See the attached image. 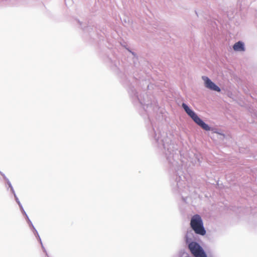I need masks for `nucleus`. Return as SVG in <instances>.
Listing matches in <instances>:
<instances>
[{
  "label": "nucleus",
  "mask_w": 257,
  "mask_h": 257,
  "mask_svg": "<svg viewBox=\"0 0 257 257\" xmlns=\"http://www.w3.org/2000/svg\"><path fill=\"white\" fill-rule=\"evenodd\" d=\"M10 191L14 195V196H15V194H16L13 187L10 189Z\"/></svg>",
  "instance_id": "4468645a"
},
{
  "label": "nucleus",
  "mask_w": 257,
  "mask_h": 257,
  "mask_svg": "<svg viewBox=\"0 0 257 257\" xmlns=\"http://www.w3.org/2000/svg\"><path fill=\"white\" fill-rule=\"evenodd\" d=\"M3 174H4V173H3L2 172H1V171H0V174H1L2 176V175H3Z\"/></svg>",
  "instance_id": "412c9836"
},
{
  "label": "nucleus",
  "mask_w": 257,
  "mask_h": 257,
  "mask_svg": "<svg viewBox=\"0 0 257 257\" xmlns=\"http://www.w3.org/2000/svg\"><path fill=\"white\" fill-rule=\"evenodd\" d=\"M14 198L17 202L20 201L16 194H15Z\"/></svg>",
  "instance_id": "6ab92c4d"
},
{
  "label": "nucleus",
  "mask_w": 257,
  "mask_h": 257,
  "mask_svg": "<svg viewBox=\"0 0 257 257\" xmlns=\"http://www.w3.org/2000/svg\"><path fill=\"white\" fill-rule=\"evenodd\" d=\"M84 32H88L89 33L91 32V31L93 29L91 26H87L85 27H82V28Z\"/></svg>",
  "instance_id": "9d476101"
},
{
  "label": "nucleus",
  "mask_w": 257,
  "mask_h": 257,
  "mask_svg": "<svg viewBox=\"0 0 257 257\" xmlns=\"http://www.w3.org/2000/svg\"><path fill=\"white\" fill-rule=\"evenodd\" d=\"M21 209V211L22 213H23V214L25 216V217H26L27 216H28V215L27 214L26 212L24 210V208H23V209Z\"/></svg>",
  "instance_id": "ddd939ff"
},
{
  "label": "nucleus",
  "mask_w": 257,
  "mask_h": 257,
  "mask_svg": "<svg viewBox=\"0 0 257 257\" xmlns=\"http://www.w3.org/2000/svg\"><path fill=\"white\" fill-rule=\"evenodd\" d=\"M17 203H18V205L19 206L20 208L23 209V206H22V204L21 203L20 201H18Z\"/></svg>",
  "instance_id": "dca6fc26"
},
{
  "label": "nucleus",
  "mask_w": 257,
  "mask_h": 257,
  "mask_svg": "<svg viewBox=\"0 0 257 257\" xmlns=\"http://www.w3.org/2000/svg\"><path fill=\"white\" fill-rule=\"evenodd\" d=\"M182 199H183V200H184L185 202L186 201V200H185V198L182 197Z\"/></svg>",
  "instance_id": "b1692460"
},
{
  "label": "nucleus",
  "mask_w": 257,
  "mask_h": 257,
  "mask_svg": "<svg viewBox=\"0 0 257 257\" xmlns=\"http://www.w3.org/2000/svg\"><path fill=\"white\" fill-rule=\"evenodd\" d=\"M151 127L149 129V135L154 140V145L165 156L168 163L174 168L176 173V182L178 188L184 192L187 186V180L184 172L180 169L178 160L180 151L172 143L173 135L168 133L166 128L159 123L157 126L151 121Z\"/></svg>",
  "instance_id": "f257e3e1"
},
{
  "label": "nucleus",
  "mask_w": 257,
  "mask_h": 257,
  "mask_svg": "<svg viewBox=\"0 0 257 257\" xmlns=\"http://www.w3.org/2000/svg\"><path fill=\"white\" fill-rule=\"evenodd\" d=\"M183 250H181V252H182ZM183 252H184V250H183Z\"/></svg>",
  "instance_id": "a878e982"
},
{
  "label": "nucleus",
  "mask_w": 257,
  "mask_h": 257,
  "mask_svg": "<svg viewBox=\"0 0 257 257\" xmlns=\"http://www.w3.org/2000/svg\"><path fill=\"white\" fill-rule=\"evenodd\" d=\"M187 246L194 257H207L203 247L197 241L190 242Z\"/></svg>",
  "instance_id": "39448f33"
},
{
  "label": "nucleus",
  "mask_w": 257,
  "mask_h": 257,
  "mask_svg": "<svg viewBox=\"0 0 257 257\" xmlns=\"http://www.w3.org/2000/svg\"><path fill=\"white\" fill-rule=\"evenodd\" d=\"M195 13H196V14L197 15V16L198 17L199 16H198V12L196 11Z\"/></svg>",
  "instance_id": "4be33fe9"
},
{
  "label": "nucleus",
  "mask_w": 257,
  "mask_h": 257,
  "mask_svg": "<svg viewBox=\"0 0 257 257\" xmlns=\"http://www.w3.org/2000/svg\"><path fill=\"white\" fill-rule=\"evenodd\" d=\"M202 79L204 81L205 87L212 91L220 92L221 89L214 82H213L208 77L203 76Z\"/></svg>",
  "instance_id": "423d86ee"
},
{
  "label": "nucleus",
  "mask_w": 257,
  "mask_h": 257,
  "mask_svg": "<svg viewBox=\"0 0 257 257\" xmlns=\"http://www.w3.org/2000/svg\"><path fill=\"white\" fill-rule=\"evenodd\" d=\"M193 230H187L186 233L185 235V241L186 244L188 245V244L191 242H196V238L194 235V233L193 232Z\"/></svg>",
  "instance_id": "0eeeda50"
},
{
  "label": "nucleus",
  "mask_w": 257,
  "mask_h": 257,
  "mask_svg": "<svg viewBox=\"0 0 257 257\" xmlns=\"http://www.w3.org/2000/svg\"><path fill=\"white\" fill-rule=\"evenodd\" d=\"M30 227L31 228V229L32 230L33 232H36L37 233V235L38 236V239L39 240V241H40V243L41 244L42 247V248L43 249V251L45 252L46 250H45L44 247L43 245L42 242L41 241V238H40V236H39V235L38 234V231H37V230L35 228V227L33 225V224H32V225H30Z\"/></svg>",
  "instance_id": "1a4fd4ad"
},
{
  "label": "nucleus",
  "mask_w": 257,
  "mask_h": 257,
  "mask_svg": "<svg viewBox=\"0 0 257 257\" xmlns=\"http://www.w3.org/2000/svg\"><path fill=\"white\" fill-rule=\"evenodd\" d=\"M217 133L218 134H220V133ZM220 135H222L223 136H224V134H220Z\"/></svg>",
  "instance_id": "393cba45"
},
{
  "label": "nucleus",
  "mask_w": 257,
  "mask_h": 257,
  "mask_svg": "<svg viewBox=\"0 0 257 257\" xmlns=\"http://www.w3.org/2000/svg\"><path fill=\"white\" fill-rule=\"evenodd\" d=\"M233 49L238 52H243L245 50L244 44L241 41L236 42L233 46Z\"/></svg>",
  "instance_id": "6e6552de"
},
{
  "label": "nucleus",
  "mask_w": 257,
  "mask_h": 257,
  "mask_svg": "<svg viewBox=\"0 0 257 257\" xmlns=\"http://www.w3.org/2000/svg\"><path fill=\"white\" fill-rule=\"evenodd\" d=\"M26 219L27 221V223L29 224V226L30 225H32L33 223H32V221L30 220V219H29L28 216H27V217H26Z\"/></svg>",
  "instance_id": "f8f14e48"
},
{
  "label": "nucleus",
  "mask_w": 257,
  "mask_h": 257,
  "mask_svg": "<svg viewBox=\"0 0 257 257\" xmlns=\"http://www.w3.org/2000/svg\"><path fill=\"white\" fill-rule=\"evenodd\" d=\"M182 107L186 113L192 119V120L200 127L206 131L211 130L209 125L206 123L201 118H200L197 114L191 109L190 107L185 103H183Z\"/></svg>",
  "instance_id": "7ed1b4c3"
},
{
  "label": "nucleus",
  "mask_w": 257,
  "mask_h": 257,
  "mask_svg": "<svg viewBox=\"0 0 257 257\" xmlns=\"http://www.w3.org/2000/svg\"><path fill=\"white\" fill-rule=\"evenodd\" d=\"M128 93L133 99V103L136 105L142 107L146 112L154 111L155 109L154 101L153 102L150 100L148 95L144 93L138 95V92L133 86H130L128 88Z\"/></svg>",
  "instance_id": "f03ea898"
},
{
  "label": "nucleus",
  "mask_w": 257,
  "mask_h": 257,
  "mask_svg": "<svg viewBox=\"0 0 257 257\" xmlns=\"http://www.w3.org/2000/svg\"><path fill=\"white\" fill-rule=\"evenodd\" d=\"M2 176L4 179L6 181V182L9 180V179L6 176V175L4 174L2 175Z\"/></svg>",
  "instance_id": "2eb2a0df"
},
{
  "label": "nucleus",
  "mask_w": 257,
  "mask_h": 257,
  "mask_svg": "<svg viewBox=\"0 0 257 257\" xmlns=\"http://www.w3.org/2000/svg\"><path fill=\"white\" fill-rule=\"evenodd\" d=\"M190 227L196 234L204 236L206 231L203 225V220L198 214L194 215L191 218Z\"/></svg>",
  "instance_id": "20e7f679"
},
{
  "label": "nucleus",
  "mask_w": 257,
  "mask_h": 257,
  "mask_svg": "<svg viewBox=\"0 0 257 257\" xmlns=\"http://www.w3.org/2000/svg\"><path fill=\"white\" fill-rule=\"evenodd\" d=\"M17 203H18V205L19 206L20 208L23 209V206H22V204L21 203L20 201H18Z\"/></svg>",
  "instance_id": "f3484780"
},
{
  "label": "nucleus",
  "mask_w": 257,
  "mask_h": 257,
  "mask_svg": "<svg viewBox=\"0 0 257 257\" xmlns=\"http://www.w3.org/2000/svg\"><path fill=\"white\" fill-rule=\"evenodd\" d=\"M34 235L36 236V237L38 238V236L37 235V233L36 232H33Z\"/></svg>",
  "instance_id": "aec40b11"
},
{
  "label": "nucleus",
  "mask_w": 257,
  "mask_h": 257,
  "mask_svg": "<svg viewBox=\"0 0 257 257\" xmlns=\"http://www.w3.org/2000/svg\"><path fill=\"white\" fill-rule=\"evenodd\" d=\"M79 23H80V25L81 28H82L83 26H82V24L80 23V22H79Z\"/></svg>",
  "instance_id": "5701e85b"
},
{
  "label": "nucleus",
  "mask_w": 257,
  "mask_h": 257,
  "mask_svg": "<svg viewBox=\"0 0 257 257\" xmlns=\"http://www.w3.org/2000/svg\"><path fill=\"white\" fill-rule=\"evenodd\" d=\"M6 183L7 184V185H8V188H7V190L9 189V188L10 189H11L12 188H13V187L12 186V185L11 183V182L10 181V180H8L7 181H6Z\"/></svg>",
  "instance_id": "9b49d317"
},
{
  "label": "nucleus",
  "mask_w": 257,
  "mask_h": 257,
  "mask_svg": "<svg viewBox=\"0 0 257 257\" xmlns=\"http://www.w3.org/2000/svg\"><path fill=\"white\" fill-rule=\"evenodd\" d=\"M126 49H127V50H128V51L131 53H132V55H133V56H136V54L134 52H132L131 50H130L129 49H128V48H126Z\"/></svg>",
  "instance_id": "a211bd4d"
}]
</instances>
